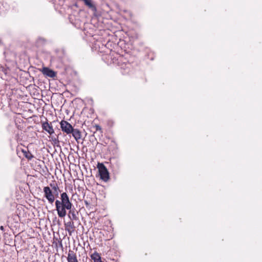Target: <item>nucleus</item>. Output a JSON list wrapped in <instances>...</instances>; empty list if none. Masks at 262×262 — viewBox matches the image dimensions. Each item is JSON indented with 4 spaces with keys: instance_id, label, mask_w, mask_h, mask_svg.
<instances>
[{
    "instance_id": "obj_1",
    "label": "nucleus",
    "mask_w": 262,
    "mask_h": 262,
    "mask_svg": "<svg viewBox=\"0 0 262 262\" xmlns=\"http://www.w3.org/2000/svg\"><path fill=\"white\" fill-rule=\"evenodd\" d=\"M61 201L57 200L55 201L56 210L59 217H64L67 214L66 209L69 210L68 217L72 221L78 220L76 211L72 210V204L70 201L69 198L66 192H63L60 195Z\"/></svg>"
},
{
    "instance_id": "obj_2",
    "label": "nucleus",
    "mask_w": 262,
    "mask_h": 262,
    "mask_svg": "<svg viewBox=\"0 0 262 262\" xmlns=\"http://www.w3.org/2000/svg\"><path fill=\"white\" fill-rule=\"evenodd\" d=\"M97 168L98 169L100 179L104 182H107L109 179V173L103 163H99L97 165Z\"/></svg>"
},
{
    "instance_id": "obj_3",
    "label": "nucleus",
    "mask_w": 262,
    "mask_h": 262,
    "mask_svg": "<svg viewBox=\"0 0 262 262\" xmlns=\"http://www.w3.org/2000/svg\"><path fill=\"white\" fill-rule=\"evenodd\" d=\"M43 192L45 197L50 204H52L55 201V196L50 188L48 186L45 187L43 188Z\"/></svg>"
},
{
    "instance_id": "obj_4",
    "label": "nucleus",
    "mask_w": 262,
    "mask_h": 262,
    "mask_svg": "<svg viewBox=\"0 0 262 262\" xmlns=\"http://www.w3.org/2000/svg\"><path fill=\"white\" fill-rule=\"evenodd\" d=\"M60 128L62 132L66 133L67 134H71L73 131V127L67 121L62 120L60 122Z\"/></svg>"
},
{
    "instance_id": "obj_5",
    "label": "nucleus",
    "mask_w": 262,
    "mask_h": 262,
    "mask_svg": "<svg viewBox=\"0 0 262 262\" xmlns=\"http://www.w3.org/2000/svg\"><path fill=\"white\" fill-rule=\"evenodd\" d=\"M40 71L44 75L51 78H54L56 75V72L47 67H43Z\"/></svg>"
},
{
    "instance_id": "obj_6",
    "label": "nucleus",
    "mask_w": 262,
    "mask_h": 262,
    "mask_svg": "<svg viewBox=\"0 0 262 262\" xmlns=\"http://www.w3.org/2000/svg\"><path fill=\"white\" fill-rule=\"evenodd\" d=\"M42 127L43 130L46 131L50 135L54 133V130L51 124H50L48 122H45L42 123Z\"/></svg>"
},
{
    "instance_id": "obj_7",
    "label": "nucleus",
    "mask_w": 262,
    "mask_h": 262,
    "mask_svg": "<svg viewBox=\"0 0 262 262\" xmlns=\"http://www.w3.org/2000/svg\"><path fill=\"white\" fill-rule=\"evenodd\" d=\"M68 262H78L76 254L72 251L70 250L67 256Z\"/></svg>"
},
{
    "instance_id": "obj_8",
    "label": "nucleus",
    "mask_w": 262,
    "mask_h": 262,
    "mask_svg": "<svg viewBox=\"0 0 262 262\" xmlns=\"http://www.w3.org/2000/svg\"><path fill=\"white\" fill-rule=\"evenodd\" d=\"M66 230L68 231L70 235L74 231V225L73 222H68L65 224Z\"/></svg>"
},
{
    "instance_id": "obj_9",
    "label": "nucleus",
    "mask_w": 262,
    "mask_h": 262,
    "mask_svg": "<svg viewBox=\"0 0 262 262\" xmlns=\"http://www.w3.org/2000/svg\"><path fill=\"white\" fill-rule=\"evenodd\" d=\"M73 137L76 141L79 140L81 138V134L79 130L78 129H73L72 132L71 133Z\"/></svg>"
},
{
    "instance_id": "obj_10",
    "label": "nucleus",
    "mask_w": 262,
    "mask_h": 262,
    "mask_svg": "<svg viewBox=\"0 0 262 262\" xmlns=\"http://www.w3.org/2000/svg\"><path fill=\"white\" fill-rule=\"evenodd\" d=\"M91 257L94 262H102L100 255L96 251L91 255Z\"/></svg>"
},
{
    "instance_id": "obj_11",
    "label": "nucleus",
    "mask_w": 262,
    "mask_h": 262,
    "mask_svg": "<svg viewBox=\"0 0 262 262\" xmlns=\"http://www.w3.org/2000/svg\"><path fill=\"white\" fill-rule=\"evenodd\" d=\"M85 5H86L89 8L92 9L93 10H96V7L93 4L91 0H82Z\"/></svg>"
},
{
    "instance_id": "obj_12",
    "label": "nucleus",
    "mask_w": 262,
    "mask_h": 262,
    "mask_svg": "<svg viewBox=\"0 0 262 262\" xmlns=\"http://www.w3.org/2000/svg\"><path fill=\"white\" fill-rule=\"evenodd\" d=\"M24 156L28 160H31L34 157L32 154L28 150L22 149Z\"/></svg>"
},
{
    "instance_id": "obj_13",
    "label": "nucleus",
    "mask_w": 262,
    "mask_h": 262,
    "mask_svg": "<svg viewBox=\"0 0 262 262\" xmlns=\"http://www.w3.org/2000/svg\"><path fill=\"white\" fill-rule=\"evenodd\" d=\"M52 189L55 191H56L58 189V187L57 184L54 185L52 187Z\"/></svg>"
},
{
    "instance_id": "obj_14",
    "label": "nucleus",
    "mask_w": 262,
    "mask_h": 262,
    "mask_svg": "<svg viewBox=\"0 0 262 262\" xmlns=\"http://www.w3.org/2000/svg\"><path fill=\"white\" fill-rule=\"evenodd\" d=\"M96 128L97 130H101V127L99 125H96Z\"/></svg>"
},
{
    "instance_id": "obj_15",
    "label": "nucleus",
    "mask_w": 262,
    "mask_h": 262,
    "mask_svg": "<svg viewBox=\"0 0 262 262\" xmlns=\"http://www.w3.org/2000/svg\"><path fill=\"white\" fill-rule=\"evenodd\" d=\"M54 185H55V184L51 183L50 185L52 188V187Z\"/></svg>"
},
{
    "instance_id": "obj_16",
    "label": "nucleus",
    "mask_w": 262,
    "mask_h": 262,
    "mask_svg": "<svg viewBox=\"0 0 262 262\" xmlns=\"http://www.w3.org/2000/svg\"><path fill=\"white\" fill-rule=\"evenodd\" d=\"M0 228L2 230L4 229V227L3 226H1Z\"/></svg>"
}]
</instances>
